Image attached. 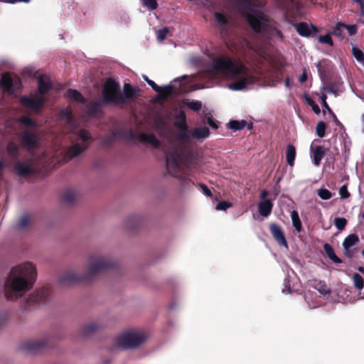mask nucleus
<instances>
[{"instance_id": "nucleus-23", "label": "nucleus", "mask_w": 364, "mask_h": 364, "mask_svg": "<svg viewBox=\"0 0 364 364\" xmlns=\"http://www.w3.org/2000/svg\"><path fill=\"white\" fill-rule=\"evenodd\" d=\"M139 139L141 142L152 145L154 148H158L160 146L159 141L152 134L141 133L139 136Z\"/></svg>"}, {"instance_id": "nucleus-7", "label": "nucleus", "mask_w": 364, "mask_h": 364, "mask_svg": "<svg viewBox=\"0 0 364 364\" xmlns=\"http://www.w3.org/2000/svg\"><path fill=\"white\" fill-rule=\"evenodd\" d=\"M247 19L256 32H261L269 28L271 20L268 15L262 11L252 9L247 14Z\"/></svg>"}, {"instance_id": "nucleus-59", "label": "nucleus", "mask_w": 364, "mask_h": 364, "mask_svg": "<svg viewBox=\"0 0 364 364\" xmlns=\"http://www.w3.org/2000/svg\"><path fill=\"white\" fill-rule=\"evenodd\" d=\"M307 80V74L306 71L304 70L301 75L299 77V82L303 83L305 82Z\"/></svg>"}, {"instance_id": "nucleus-52", "label": "nucleus", "mask_w": 364, "mask_h": 364, "mask_svg": "<svg viewBox=\"0 0 364 364\" xmlns=\"http://www.w3.org/2000/svg\"><path fill=\"white\" fill-rule=\"evenodd\" d=\"M246 4L250 6L261 7L265 4V0H246Z\"/></svg>"}, {"instance_id": "nucleus-5", "label": "nucleus", "mask_w": 364, "mask_h": 364, "mask_svg": "<svg viewBox=\"0 0 364 364\" xmlns=\"http://www.w3.org/2000/svg\"><path fill=\"white\" fill-rule=\"evenodd\" d=\"M147 339L146 335L139 331L127 330L118 335L114 342L116 348L126 350L139 347Z\"/></svg>"}, {"instance_id": "nucleus-12", "label": "nucleus", "mask_w": 364, "mask_h": 364, "mask_svg": "<svg viewBox=\"0 0 364 364\" xmlns=\"http://www.w3.org/2000/svg\"><path fill=\"white\" fill-rule=\"evenodd\" d=\"M21 144L28 150L34 148L38 143L37 133L33 130L26 129L21 134Z\"/></svg>"}, {"instance_id": "nucleus-19", "label": "nucleus", "mask_w": 364, "mask_h": 364, "mask_svg": "<svg viewBox=\"0 0 364 364\" xmlns=\"http://www.w3.org/2000/svg\"><path fill=\"white\" fill-rule=\"evenodd\" d=\"M311 158L314 164L316 166H318L321 164V161L323 156H325L326 149L322 146H316L314 147L312 145L311 146Z\"/></svg>"}, {"instance_id": "nucleus-14", "label": "nucleus", "mask_w": 364, "mask_h": 364, "mask_svg": "<svg viewBox=\"0 0 364 364\" xmlns=\"http://www.w3.org/2000/svg\"><path fill=\"white\" fill-rule=\"evenodd\" d=\"M21 104L35 111H38L43 106L45 98L43 97L35 96L32 97H23L21 99Z\"/></svg>"}, {"instance_id": "nucleus-29", "label": "nucleus", "mask_w": 364, "mask_h": 364, "mask_svg": "<svg viewBox=\"0 0 364 364\" xmlns=\"http://www.w3.org/2000/svg\"><path fill=\"white\" fill-rule=\"evenodd\" d=\"M295 156H296L295 147L291 144H289L287 147L286 159H287V164L291 166H292L294 165Z\"/></svg>"}, {"instance_id": "nucleus-30", "label": "nucleus", "mask_w": 364, "mask_h": 364, "mask_svg": "<svg viewBox=\"0 0 364 364\" xmlns=\"http://www.w3.org/2000/svg\"><path fill=\"white\" fill-rule=\"evenodd\" d=\"M67 97H68L70 100L78 102H84L85 98L84 97L77 91L75 90L70 89L68 90L66 93Z\"/></svg>"}, {"instance_id": "nucleus-48", "label": "nucleus", "mask_w": 364, "mask_h": 364, "mask_svg": "<svg viewBox=\"0 0 364 364\" xmlns=\"http://www.w3.org/2000/svg\"><path fill=\"white\" fill-rule=\"evenodd\" d=\"M318 40L320 43L333 46V41L329 35L319 36Z\"/></svg>"}, {"instance_id": "nucleus-21", "label": "nucleus", "mask_w": 364, "mask_h": 364, "mask_svg": "<svg viewBox=\"0 0 364 364\" xmlns=\"http://www.w3.org/2000/svg\"><path fill=\"white\" fill-rule=\"evenodd\" d=\"M51 87V81L46 75H41L38 78V90L41 94H45Z\"/></svg>"}, {"instance_id": "nucleus-43", "label": "nucleus", "mask_w": 364, "mask_h": 364, "mask_svg": "<svg viewBox=\"0 0 364 364\" xmlns=\"http://www.w3.org/2000/svg\"><path fill=\"white\" fill-rule=\"evenodd\" d=\"M326 99H327V97L325 95H321V101L322 105L328 111V112L333 117L334 119L336 121H338L336 116L335 115V114L333 112L332 109L329 107L328 105L327 104Z\"/></svg>"}, {"instance_id": "nucleus-18", "label": "nucleus", "mask_w": 364, "mask_h": 364, "mask_svg": "<svg viewBox=\"0 0 364 364\" xmlns=\"http://www.w3.org/2000/svg\"><path fill=\"white\" fill-rule=\"evenodd\" d=\"M294 26H295L296 30L298 32V33L300 36H304V37H309L312 33H315L318 32V29L316 26H314L312 24L309 25L306 23H300L298 24H295Z\"/></svg>"}, {"instance_id": "nucleus-34", "label": "nucleus", "mask_w": 364, "mask_h": 364, "mask_svg": "<svg viewBox=\"0 0 364 364\" xmlns=\"http://www.w3.org/2000/svg\"><path fill=\"white\" fill-rule=\"evenodd\" d=\"M352 54L354 56V58L356 59V60L360 64H361L363 66H364V53H363V52L358 48H356L355 46H353Z\"/></svg>"}, {"instance_id": "nucleus-3", "label": "nucleus", "mask_w": 364, "mask_h": 364, "mask_svg": "<svg viewBox=\"0 0 364 364\" xmlns=\"http://www.w3.org/2000/svg\"><path fill=\"white\" fill-rule=\"evenodd\" d=\"M183 150L175 144H170L166 151V161L167 171L172 176L178 178L181 185L188 188L191 184L190 178L182 171Z\"/></svg>"}, {"instance_id": "nucleus-44", "label": "nucleus", "mask_w": 364, "mask_h": 364, "mask_svg": "<svg viewBox=\"0 0 364 364\" xmlns=\"http://www.w3.org/2000/svg\"><path fill=\"white\" fill-rule=\"evenodd\" d=\"M134 91L129 84H125L124 85V95L126 98H131L134 96Z\"/></svg>"}, {"instance_id": "nucleus-56", "label": "nucleus", "mask_w": 364, "mask_h": 364, "mask_svg": "<svg viewBox=\"0 0 364 364\" xmlns=\"http://www.w3.org/2000/svg\"><path fill=\"white\" fill-rule=\"evenodd\" d=\"M339 195L342 199L348 198L350 196V193L346 185H343L340 188Z\"/></svg>"}, {"instance_id": "nucleus-31", "label": "nucleus", "mask_w": 364, "mask_h": 364, "mask_svg": "<svg viewBox=\"0 0 364 364\" xmlns=\"http://www.w3.org/2000/svg\"><path fill=\"white\" fill-rule=\"evenodd\" d=\"M291 218L294 228L298 232H301L302 229V225L297 211L292 210L291 212Z\"/></svg>"}, {"instance_id": "nucleus-61", "label": "nucleus", "mask_w": 364, "mask_h": 364, "mask_svg": "<svg viewBox=\"0 0 364 364\" xmlns=\"http://www.w3.org/2000/svg\"><path fill=\"white\" fill-rule=\"evenodd\" d=\"M268 191L264 190L261 192L260 193V198L261 199H264L267 196H268Z\"/></svg>"}, {"instance_id": "nucleus-28", "label": "nucleus", "mask_w": 364, "mask_h": 364, "mask_svg": "<svg viewBox=\"0 0 364 364\" xmlns=\"http://www.w3.org/2000/svg\"><path fill=\"white\" fill-rule=\"evenodd\" d=\"M323 249L329 259L333 262L334 263H341L342 260L337 257V255L335 254V252L333 249V247L328 243H326L323 245Z\"/></svg>"}, {"instance_id": "nucleus-13", "label": "nucleus", "mask_w": 364, "mask_h": 364, "mask_svg": "<svg viewBox=\"0 0 364 364\" xmlns=\"http://www.w3.org/2000/svg\"><path fill=\"white\" fill-rule=\"evenodd\" d=\"M87 280V278H85V272L80 274L72 269L66 271L60 278V282L63 284H70Z\"/></svg>"}, {"instance_id": "nucleus-35", "label": "nucleus", "mask_w": 364, "mask_h": 364, "mask_svg": "<svg viewBox=\"0 0 364 364\" xmlns=\"http://www.w3.org/2000/svg\"><path fill=\"white\" fill-rule=\"evenodd\" d=\"M42 343L38 341H28L23 344V348L28 351H36L41 348Z\"/></svg>"}, {"instance_id": "nucleus-41", "label": "nucleus", "mask_w": 364, "mask_h": 364, "mask_svg": "<svg viewBox=\"0 0 364 364\" xmlns=\"http://www.w3.org/2000/svg\"><path fill=\"white\" fill-rule=\"evenodd\" d=\"M347 224V220L344 218H336L334 219V225L339 230H343Z\"/></svg>"}, {"instance_id": "nucleus-60", "label": "nucleus", "mask_w": 364, "mask_h": 364, "mask_svg": "<svg viewBox=\"0 0 364 364\" xmlns=\"http://www.w3.org/2000/svg\"><path fill=\"white\" fill-rule=\"evenodd\" d=\"M31 0H6V2L7 3H10V4H14V3H16V2H26V3H28Z\"/></svg>"}, {"instance_id": "nucleus-36", "label": "nucleus", "mask_w": 364, "mask_h": 364, "mask_svg": "<svg viewBox=\"0 0 364 364\" xmlns=\"http://www.w3.org/2000/svg\"><path fill=\"white\" fill-rule=\"evenodd\" d=\"M296 1L297 0H276L279 6L285 9H289L290 6H296L297 8L298 6L295 4Z\"/></svg>"}, {"instance_id": "nucleus-50", "label": "nucleus", "mask_w": 364, "mask_h": 364, "mask_svg": "<svg viewBox=\"0 0 364 364\" xmlns=\"http://www.w3.org/2000/svg\"><path fill=\"white\" fill-rule=\"evenodd\" d=\"M168 33V29L166 27H164L161 29H159L157 32L158 40L160 41H164L166 38Z\"/></svg>"}, {"instance_id": "nucleus-24", "label": "nucleus", "mask_w": 364, "mask_h": 364, "mask_svg": "<svg viewBox=\"0 0 364 364\" xmlns=\"http://www.w3.org/2000/svg\"><path fill=\"white\" fill-rule=\"evenodd\" d=\"M79 196L80 194L77 191L69 189L65 192L63 199L66 203L72 204L79 198Z\"/></svg>"}, {"instance_id": "nucleus-63", "label": "nucleus", "mask_w": 364, "mask_h": 364, "mask_svg": "<svg viewBox=\"0 0 364 364\" xmlns=\"http://www.w3.org/2000/svg\"><path fill=\"white\" fill-rule=\"evenodd\" d=\"M6 167V164L3 160H0V173L2 170Z\"/></svg>"}, {"instance_id": "nucleus-53", "label": "nucleus", "mask_w": 364, "mask_h": 364, "mask_svg": "<svg viewBox=\"0 0 364 364\" xmlns=\"http://www.w3.org/2000/svg\"><path fill=\"white\" fill-rule=\"evenodd\" d=\"M188 107L193 111H198L201 109L202 104L199 101H191L188 103Z\"/></svg>"}, {"instance_id": "nucleus-45", "label": "nucleus", "mask_w": 364, "mask_h": 364, "mask_svg": "<svg viewBox=\"0 0 364 364\" xmlns=\"http://www.w3.org/2000/svg\"><path fill=\"white\" fill-rule=\"evenodd\" d=\"M315 288L322 294H327L330 293V290L323 282H318Z\"/></svg>"}, {"instance_id": "nucleus-17", "label": "nucleus", "mask_w": 364, "mask_h": 364, "mask_svg": "<svg viewBox=\"0 0 364 364\" xmlns=\"http://www.w3.org/2000/svg\"><path fill=\"white\" fill-rule=\"evenodd\" d=\"M269 230L274 239L282 246L287 247V242L282 228L276 223H272L269 225Z\"/></svg>"}, {"instance_id": "nucleus-16", "label": "nucleus", "mask_w": 364, "mask_h": 364, "mask_svg": "<svg viewBox=\"0 0 364 364\" xmlns=\"http://www.w3.org/2000/svg\"><path fill=\"white\" fill-rule=\"evenodd\" d=\"M358 242L359 238L355 234L349 235L344 239L343 247L344 248V254L346 257L349 258L353 257L354 251L351 250V247L358 244Z\"/></svg>"}, {"instance_id": "nucleus-55", "label": "nucleus", "mask_w": 364, "mask_h": 364, "mask_svg": "<svg viewBox=\"0 0 364 364\" xmlns=\"http://www.w3.org/2000/svg\"><path fill=\"white\" fill-rule=\"evenodd\" d=\"M20 122L30 127H36V123L33 122L28 116H23L20 119Z\"/></svg>"}, {"instance_id": "nucleus-26", "label": "nucleus", "mask_w": 364, "mask_h": 364, "mask_svg": "<svg viewBox=\"0 0 364 364\" xmlns=\"http://www.w3.org/2000/svg\"><path fill=\"white\" fill-rule=\"evenodd\" d=\"M214 16L218 21L220 29L222 31H226L228 26V18L223 14L220 12H215Z\"/></svg>"}, {"instance_id": "nucleus-15", "label": "nucleus", "mask_w": 364, "mask_h": 364, "mask_svg": "<svg viewBox=\"0 0 364 364\" xmlns=\"http://www.w3.org/2000/svg\"><path fill=\"white\" fill-rule=\"evenodd\" d=\"M50 294L49 289L43 287L36 290L30 295L28 303L31 304H41L46 301Z\"/></svg>"}, {"instance_id": "nucleus-11", "label": "nucleus", "mask_w": 364, "mask_h": 364, "mask_svg": "<svg viewBox=\"0 0 364 364\" xmlns=\"http://www.w3.org/2000/svg\"><path fill=\"white\" fill-rule=\"evenodd\" d=\"M106 327V323L100 319L90 321L85 324L80 329V333L85 337L98 332Z\"/></svg>"}, {"instance_id": "nucleus-10", "label": "nucleus", "mask_w": 364, "mask_h": 364, "mask_svg": "<svg viewBox=\"0 0 364 364\" xmlns=\"http://www.w3.org/2000/svg\"><path fill=\"white\" fill-rule=\"evenodd\" d=\"M21 85V80L16 75H11L4 73L1 76L0 86L4 92L13 94L17 90Z\"/></svg>"}, {"instance_id": "nucleus-6", "label": "nucleus", "mask_w": 364, "mask_h": 364, "mask_svg": "<svg viewBox=\"0 0 364 364\" xmlns=\"http://www.w3.org/2000/svg\"><path fill=\"white\" fill-rule=\"evenodd\" d=\"M75 142L68 149L66 152V159H70L77 156L85 150H86L90 144L92 137L90 133L85 129H79L75 132Z\"/></svg>"}, {"instance_id": "nucleus-37", "label": "nucleus", "mask_w": 364, "mask_h": 364, "mask_svg": "<svg viewBox=\"0 0 364 364\" xmlns=\"http://www.w3.org/2000/svg\"><path fill=\"white\" fill-rule=\"evenodd\" d=\"M179 127L182 129L181 132L178 134V138L181 141H186L190 139V135L187 133V126L185 123H181Z\"/></svg>"}, {"instance_id": "nucleus-1", "label": "nucleus", "mask_w": 364, "mask_h": 364, "mask_svg": "<svg viewBox=\"0 0 364 364\" xmlns=\"http://www.w3.org/2000/svg\"><path fill=\"white\" fill-rule=\"evenodd\" d=\"M37 272L31 262L14 267L4 283V294L8 300L14 301L29 291L36 279Z\"/></svg>"}, {"instance_id": "nucleus-32", "label": "nucleus", "mask_w": 364, "mask_h": 364, "mask_svg": "<svg viewBox=\"0 0 364 364\" xmlns=\"http://www.w3.org/2000/svg\"><path fill=\"white\" fill-rule=\"evenodd\" d=\"M345 28H346V24L338 22L336 24L332 31V34L339 38H344V30H346Z\"/></svg>"}, {"instance_id": "nucleus-4", "label": "nucleus", "mask_w": 364, "mask_h": 364, "mask_svg": "<svg viewBox=\"0 0 364 364\" xmlns=\"http://www.w3.org/2000/svg\"><path fill=\"white\" fill-rule=\"evenodd\" d=\"M114 265L112 259L105 255L94 254L89 257L85 270V278L90 280Z\"/></svg>"}, {"instance_id": "nucleus-51", "label": "nucleus", "mask_w": 364, "mask_h": 364, "mask_svg": "<svg viewBox=\"0 0 364 364\" xmlns=\"http://www.w3.org/2000/svg\"><path fill=\"white\" fill-rule=\"evenodd\" d=\"M306 102H307V104H308L309 106H311V107L312 110L314 111V112L315 114H319V113L321 112V109H320V108H319L318 105H317V104H316V103L313 100H311V99H310V98H308V99L306 100Z\"/></svg>"}, {"instance_id": "nucleus-46", "label": "nucleus", "mask_w": 364, "mask_h": 364, "mask_svg": "<svg viewBox=\"0 0 364 364\" xmlns=\"http://www.w3.org/2000/svg\"><path fill=\"white\" fill-rule=\"evenodd\" d=\"M140 220V218L137 215H131L129 216L125 221L126 225L127 228H132V224L138 223Z\"/></svg>"}, {"instance_id": "nucleus-25", "label": "nucleus", "mask_w": 364, "mask_h": 364, "mask_svg": "<svg viewBox=\"0 0 364 364\" xmlns=\"http://www.w3.org/2000/svg\"><path fill=\"white\" fill-rule=\"evenodd\" d=\"M210 134V130L207 127L196 128L191 133V136L194 139H205Z\"/></svg>"}, {"instance_id": "nucleus-42", "label": "nucleus", "mask_w": 364, "mask_h": 364, "mask_svg": "<svg viewBox=\"0 0 364 364\" xmlns=\"http://www.w3.org/2000/svg\"><path fill=\"white\" fill-rule=\"evenodd\" d=\"M317 194L323 200H328L332 197L331 193L326 188L318 189Z\"/></svg>"}, {"instance_id": "nucleus-39", "label": "nucleus", "mask_w": 364, "mask_h": 364, "mask_svg": "<svg viewBox=\"0 0 364 364\" xmlns=\"http://www.w3.org/2000/svg\"><path fill=\"white\" fill-rule=\"evenodd\" d=\"M353 279L354 286L357 289L360 290L363 288V286H364L363 285V279L359 274L355 273L353 276Z\"/></svg>"}, {"instance_id": "nucleus-8", "label": "nucleus", "mask_w": 364, "mask_h": 364, "mask_svg": "<svg viewBox=\"0 0 364 364\" xmlns=\"http://www.w3.org/2000/svg\"><path fill=\"white\" fill-rule=\"evenodd\" d=\"M103 99L107 102L123 103L124 99L119 91V85L112 79L106 80L102 91Z\"/></svg>"}, {"instance_id": "nucleus-47", "label": "nucleus", "mask_w": 364, "mask_h": 364, "mask_svg": "<svg viewBox=\"0 0 364 364\" xmlns=\"http://www.w3.org/2000/svg\"><path fill=\"white\" fill-rule=\"evenodd\" d=\"M61 117L62 118L65 119V120L68 121V122L70 124V125H73V123H74V119H73V117L70 114V112L68 111V110H66V109H63L62 112H61Z\"/></svg>"}, {"instance_id": "nucleus-27", "label": "nucleus", "mask_w": 364, "mask_h": 364, "mask_svg": "<svg viewBox=\"0 0 364 364\" xmlns=\"http://www.w3.org/2000/svg\"><path fill=\"white\" fill-rule=\"evenodd\" d=\"M18 146L14 141H9L6 146V152L14 159L17 160L18 156Z\"/></svg>"}, {"instance_id": "nucleus-57", "label": "nucleus", "mask_w": 364, "mask_h": 364, "mask_svg": "<svg viewBox=\"0 0 364 364\" xmlns=\"http://www.w3.org/2000/svg\"><path fill=\"white\" fill-rule=\"evenodd\" d=\"M345 28L347 31L348 35L350 36L355 35L358 31L357 25H350V26L346 25V28Z\"/></svg>"}, {"instance_id": "nucleus-9", "label": "nucleus", "mask_w": 364, "mask_h": 364, "mask_svg": "<svg viewBox=\"0 0 364 364\" xmlns=\"http://www.w3.org/2000/svg\"><path fill=\"white\" fill-rule=\"evenodd\" d=\"M16 173L21 177L31 176L36 173L37 168L33 159H29L24 161L16 160L14 165Z\"/></svg>"}, {"instance_id": "nucleus-20", "label": "nucleus", "mask_w": 364, "mask_h": 364, "mask_svg": "<svg viewBox=\"0 0 364 364\" xmlns=\"http://www.w3.org/2000/svg\"><path fill=\"white\" fill-rule=\"evenodd\" d=\"M33 223V218L31 215L25 213L23 214L20 218L16 224L17 228L21 230H27L29 228Z\"/></svg>"}, {"instance_id": "nucleus-54", "label": "nucleus", "mask_w": 364, "mask_h": 364, "mask_svg": "<svg viewBox=\"0 0 364 364\" xmlns=\"http://www.w3.org/2000/svg\"><path fill=\"white\" fill-rule=\"evenodd\" d=\"M231 206H232V205L230 203L223 200V201L219 202L217 204L215 208L218 210H226L228 208H230Z\"/></svg>"}, {"instance_id": "nucleus-64", "label": "nucleus", "mask_w": 364, "mask_h": 364, "mask_svg": "<svg viewBox=\"0 0 364 364\" xmlns=\"http://www.w3.org/2000/svg\"><path fill=\"white\" fill-rule=\"evenodd\" d=\"M208 124L213 128L216 129L218 127L217 125L210 118L208 119Z\"/></svg>"}, {"instance_id": "nucleus-62", "label": "nucleus", "mask_w": 364, "mask_h": 364, "mask_svg": "<svg viewBox=\"0 0 364 364\" xmlns=\"http://www.w3.org/2000/svg\"><path fill=\"white\" fill-rule=\"evenodd\" d=\"M164 90H165V92L166 94H170L172 91V87L171 85H168L166 87H164Z\"/></svg>"}, {"instance_id": "nucleus-38", "label": "nucleus", "mask_w": 364, "mask_h": 364, "mask_svg": "<svg viewBox=\"0 0 364 364\" xmlns=\"http://www.w3.org/2000/svg\"><path fill=\"white\" fill-rule=\"evenodd\" d=\"M144 7L149 10L153 11L157 9L158 3L156 0H140Z\"/></svg>"}, {"instance_id": "nucleus-58", "label": "nucleus", "mask_w": 364, "mask_h": 364, "mask_svg": "<svg viewBox=\"0 0 364 364\" xmlns=\"http://www.w3.org/2000/svg\"><path fill=\"white\" fill-rule=\"evenodd\" d=\"M200 187L203 193L205 196H207L208 197H211L212 196V193H211L210 190L208 188V187L206 185H205L203 183H200Z\"/></svg>"}, {"instance_id": "nucleus-2", "label": "nucleus", "mask_w": 364, "mask_h": 364, "mask_svg": "<svg viewBox=\"0 0 364 364\" xmlns=\"http://www.w3.org/2000/svg\"><path fill=\"white\" fill-rule=\"evenodd\" d=\"M210 71L213 75L235 80L228 85L232 90H242L254 83L253 77L247 73L245 67L228 57L221 56L214 60L210 67Z\"/></svg>"}, {"instance_id": "nucleus-40", "label": "nucleus", "mask_w": 364, "mask_h": 364, "mask_svg": "<svg viewBox=\"0 0 364 364\" xmlns=\"http://www.w3.org/2000/svg\"><path fill=\"white\" fill-rule=\"evenodd\" d=\"M326 125L324 122L320 121L316 125V134L322 138L325 136Z\"/></svg>"}, {"instance_id": "nucleus-22", "label": "nucleus", "mask_w": 364, "mask_h": 364, "mask_svg": "<svg viewBox=\"0 0 364 364\" xmlns=\"http://www.w3.org/2000/svg\"><path fill=\"white\" fill-rule=\"evenodd\" d=\"M273 204L270 200L266 199L259 203L258 210L261 215L267 217L272 212Z\"/></svg>"}, {"instance_id": "nucleus-49", "label": "nucleus", "mask_w": 364, "mask_h": 364, "mask_svg": "<svg viewBox=\"0 0 364 364\" xmlns=\"http://www.w3.org/2000/svg\"><path fill=\"white\" fill-rule=\"evenodd\" d=\"M143 78L154 91L157 92H161V87L158 86L153 80L149 79V77L146 75H143Z\"/></svg>"}, {"instance_id": "nucleus-33", "label": "nucleus", "mask_w": 364, "mask_h": 364, "mask_svg": "<svg viewBox=\"0 0 364 364\" xmlns=\"http://www.w3.org/2000/svg\"><path fill=\"white\" fill-rule=\"evenodd\" d=\"M247 125L245 120L237 121L231 120L228 123V127L232 130L237 131L242 129Z\"/></svg>"}]
</instances>
